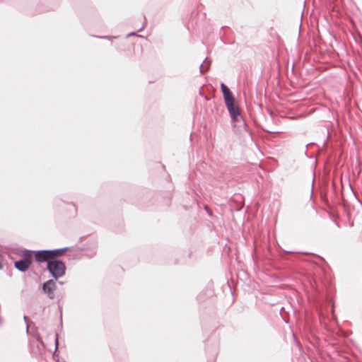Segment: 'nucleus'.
Instances as JSON below:
<instances>
[{"instance_id":"obj_3","label":"nucleus","mask_w":362,"mask_h":362,"mask_svg":"<svg viewBox=\"0 0 362 362\" xmlns=\"http://www.w3.org/2000/svg\"><path fill=\"white\" fill-rule=\"evenodd\" d=\"M42 289L47 294V296L50 298H54V291L56 289V284L54 280H48L45 283H44Z\"/></svg>"},{"instance_id":"obj_10","label":"nucleus","mask_w":362,"mask_h":362,"mask_svg":"<svg viewBox=\"0 0 362 362\" xmlns=\"http://www.w3.org/2000/svg\"><path fill=\"white\" fill-rule=\"evenodd\" d=\"M28 317L26 316H24V320L27 321Z\"/></svg>"},{"instance_id":"obj_1","label":"nucleus","mask_w":362,"mask_h":362,"mask_svg":"<svg viewBox=\"0 0 362 362\" xmlns=\"http://www.w3.org/2000/svg\"><path fill=\"white\" fill-rule=\"evenodd\" d=\"M47 269L52 276L57 279L64 275L66 266L60 260H51L48 262Z\"/></svg>"},{"instance_id":"obj_8","label":"nucleus","mask_w":362,"mask_h":362,"mask_svg":"<svg viewBox=\"0 0 362 362\" xmlns=\"http://www.w3.org/2000/svg\"><path fill=\"white\" fill-rule=\"evenodd\" d=\"M221 88L223 95L224 100L226 101H230V99L234 98L229 90V88L224 84H221Z\"/></svg>"},{"instance_id":"obj_6","label":"nucleus","mask_w":362,"mask_h":362,"mask_svg":"<svg viewBox=\"0 0 362 362\" xmlns=\"http://www.w3.org/2000/svg\"><path fill=\"white\" fill-rule=\"evenodd\" d=\"M225 103L229 112L230 116H235V114L240 113L239 108L236 105L234 98L230 99V101H226Z\"/></svg>"},{"instance_id":"obj_7","label":"nucleus","mask_w":362,"mask_h":362,"mask_svg":"<svg viewBox=\"0 0 362 362\" xmlns=\"http://www.w3.org/2000/svg\"><path fill=\"white\" fill-rule=\"evenodd\" d=\"M67 247L56 249V250H48L49 257L51 260H56L57 257L62 256L66 250Z\"/></svg>"},{"instance_id":"obj_2","label":"nucleus","mask_w":362,"mask_h":362,"mask_svg":"<svg viewBox=\"0 0 362 362\" xmlns=\"http://www.w3.org/2000/svg\"><path fill=\"white\" fill-rule=\"evenodd\" d=\"M31 264L30 255H25L21 260L15 262V267L21 272H25Z\"/></svg>"},{"instance_id":"obj_4","label":"nucleus","mask_w":362,"mask_h":362,"mask_svg":"<svg viewBox=\"0 0 362 362\" xmlns=\"http://www.w3.org/2000/svg\"><path fill=\"white\" fill-rule=\"evenodd\" d=\"M233 127L238 130L246 129V124L240 115V113L235 114V116H230Z\"/></svg>"},{"instance_id":"obj_5","label":"nucleus","mask_w":362,"mask_h":362,"mask_svg":"<svg viewBox=\"0 0 362 362\" xmlns=\"http://www.w3.org/2000/svg\"><path fill=\"white\" fill-rule=\"evenodd\" d=\"M35 260L38 262H45L51 261L48 250L37 251L35 254Z\"/></svg>"},{"instance_id":"obj_9","label":"nucleus","mask_w":362,"mask_h":362,"mask_svg":"<svg viewBox=\"0 0 362 362\" xmlns=\"http://www.w3.org/2000/svg\"><path fill=\"white\" fill-rule=\"evenodd\" d=\"M209 67V64L204 61L203 64L200 65V71L203 72L205 71Z\"/></svg>"}]
</instances>
